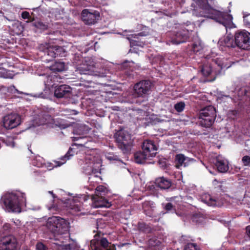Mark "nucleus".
<instances>
[{
  "label": "nucleus",
  "instance_id": "nucleus-1",
  "mask_svg": "<svg viewBox=\"0 0 250 250\" xmlns=\"http://www.w3.org/2000/svg\"><path fill=\"white\" fill-rule=\"evenodd\" d=\"M216 3L215 0H193L191 5L193 7L192 14L214 20L225 27L226 31L228 28H235L232 15L215 9L213 6Z\"/></svg>",
  "mask_w": 250,
  "mask_h": 250
},
{
  "label": "nucleus",
  "instance_id": "nucleus-2",
  "mask_svg": "<svg viewBox=\"0 0 250 250\" xmlns=\"http://www.w3.org/2000/svg\"><path fill=\"white\" fill-rule=\"evenodd\" d=\"M26 200L25 194L20 192L6 194L2 197L5 209L8 212H20L21 207L25 204Z\"/></svg>",
  "mask_w": 250,
  "mask_h": 250
},
{
  "label": "nucleus",
  "instance_id": "nucleus-3",
  "mask_svg": "<svg viewBox=\"0 0 250 250\" xmlns=\"http://www.w3.org/2000/svg\"><path fill=\"white\" fill-rule=\"evenodd\" d=\"M195 28V24L188 21L182 25L181 30L174 31L172 34L169 33L167 36H169L170 39L167 41V44H178L186 42L189 38L190 32L193 31Z\"/></svg>",
  "mask_w": 250,
  "mask_h": 250
},
{
  "label": "nucleus",
  "instance_id": "nucleus-4",
  "mask_svg": "<svg viewBox=\"0 0 250 250\" xmlns=\"http://www.w3.org/2000/svg\"><path fill=\"white\" fill-rule=\"evenodd\" d=\"M69 223L65 219L53 216L49 217L47 220L46 227L55 237L56 234H62L67 231Z\"/></svg>",
  "mask_w": 250,
  "mask_h": 250
},
{
  "label": "nucleus",
  "instance_id": "nucleus-5",
  "mask_svg": "<svg viewBox=\"0 0 250 250\" xmlns=\"http://www.w3.org/2000/svg\"><path fill=\"white\" fill-rule=\"evenodd\" d=\"M216 116V110L213 106H206L200 113V124L204 127H208L214 122Z\"/></svg>",
  "mask_w": 250,
  "mask_h": 250
},
{
  "label": "nucleus",
  "instance_id": "nucleus-6",
  "mask_svg": "<svg viewBox=\"0 0 250 250\" xmlns=\"http://www.w3.org/2000/svg\"><path fill=\"white\" fill-rule=\"evenodd\" d=\"M205 58L210 62H214L220 69H228L231 66L233 62L229 60V58L223 55H218L213 51H211L209 54L207 55Z\"/></svg>",
  "mask_w": 250,
  "mask_h": 250
},
{
  "label": "nucleus",
  "instance_id": "nucleus-7",
  "mask_svg": "<svg viewBox=\"0 0 250 250\" xmlns=\"http://www.w3.org/2000/svg\"><path fill=\"white\" fill-rule=\"evenodd\" d=\"M236 46L244 50L250 49V33L245 30L237 31L234 35Z\"/></svg>",
  "mask_w": 250,
  "mask_h": 250
},
{
  "label": "nucleus",
  "instance_id": "nucleus-8",
  "mask_svg": "<svg viewBox=\"0 0 250 250\" xmlns=\"http://www.w3.org/2000/svg\"><path fill=\"white\" fill-rule=\"evenodd\" d=\"M104 234V233L101 231H98L94 235V239L91 241L90 243V249L92 250H108L110 244L107 240L104 237H102L100 239L101 235Z\"/></svg>",
  "mask_w": 250,
  "mask_h": 250
},
{
  "label": "nucleus",
  "instance_id": "nucleus-9",
  "mask_svg": "<svg viewBox=\"0 0 250 250\" xmlns=\"http://www.w3.org/2000/svg\"><path fill=\"white\" fill-rule=\"evenodd\" d=\"M151 86L150 81L143 80L134 86V94L137 97H144L148 94Z\"/></svg>",
  "mask_w": 250,
  "mask_h": 250
},
{
  "label": "nucleus",
  "instance_id": "nucleus-10",
  "mask_svg": "<svg viewBox=\"0 0 250 250\" xmlns=\"http://www.w3.org/2000/svg\"><path fill=\"white\" fill-rule=\"evenodd\" d=\"M66 51L65 49L60 46H49L47 47L44 51L45 56L48 57L46 60L51 61L56 57H62L66 55Z\"/></svg>",
  "mask_w": 250,
  "mask_h": 250
},
{
  "label": "nucleus",
  "instance_id": "nucleus-11",
  "mask_svg": "<svg viewBox=\"0 0 250 250\" xmlns=\"http://www.w3.org/2000/svg\"><path fill=\"white\" fill-rule=\"evenodd\" d=\"M21 118L17 114L13 113L4 116L2 120V125L7 129H11L20 124Z\"/></svg>",
  "mask_w": 250,
  "mask_h": 250
},
{
  "label": "nucleus",
  "instance_id": "nucleus-12",
  "mask_svg": "<svg viewBox=\"0 0 250 250\" xmlns=\"http://www.w3.org/2000/svg\"><path fill=\"white\" fill-rule=\"evenodd\" d=\"M17 241L13 236L9 235L0 240V250H17Z\"/></svg>",
  "mask_w": 250,
  "mask_h": 250
},
{
  "label": "nucleus",
  "instance_id": "nucleus-13",
  "mask_svg": "<svg viewBox=\"0 0 250 250\" xmlns=\"http://www.w3.org/2000/svg\"><path fill=\"white\" fill-rule=\"evenodd\" d=\"M83 21L87 24H93L95 23L100 18V13L97 11L91 12L88 9H84L81 13Z\"/></svg>",
  "mask_w": 250,
  "mask_h": 250
},
{
  "label": "nucleus",
  "instance_id": "nucleus-14",
  "mask_svg": "<svg viewBox=\"0 0 250 250\" xmlns=\"http://www.w3.org/2000/svg\"><path fill=\"white\" fill-rule=\"evenodd\" d=\"M54 96L57 98H68L72 96L71 88L68 85L62 84L56 87Z\"/></svg>",
  "mask_w": 250,
  "mask_h": 250
},
{
  "label": "nucleus",
  "instance_id": "nucleus-15",
  "mask_svg": "<svg viewBox=\"0 0 250 250\" xmlns=\"http://www.w3.org/2000/svg\"><path fill=\"white\" fill-rule=\"evenodd\" d=\"M142 149L149 157H154L157 150V147L154 143L149 140H145L142 145Z\"/></svg>",
  "mask_w": 250,
  "mask_h": 250
},
{
  "label": "nucleus",
  "instance_id": "nucleus-16",
  "mask_svg": "<svg viewBox=\"0 0 250 250\" xmlns=\"http://www.w3.org/2000/svg\"><path fill=\"white\" fill-rule=\"evenodd\" d=\"M54 117V109L50 108L48 111L42 112L40 115V124L41 125L50 124L53 122Z\"/></svg>",
  "mask_w": 250,
  "mask_h": 250
},
{
  "label": "nucleus",
  "instance_id": "nucleus-17",
  "mask_svg": "<svg viewBox=\"0 0 250 250\" xmlns=\"http://www.w3.org/2000/svg\"><path fill=\"white\" fill-rule=\"evenodd\" d=\"M218 45L221 49L223 47L234 48L236 46L235 41L233 38V35L231 34H228L221 38L218 41Z\"/></svg>",
  "mask_w": 250,
  "mask_h": 250
},
{
  "label": "nucleus",
  "instance_id": "nucleus-18",
  "mask_svg": "<svg viewBox=\"0 0 250 250\" xmlns=\"http://www.w3.org/2000/svg\"><path fill=\"white\" fill-rule=\"evenodd\" d=\"M114 137L117 146L122 150L124 153L125 150V130L123 127L121 128L115 133Z\"/></svg>",
  "mask_w": 250,
  "mask_h": 250
},
{
  "label": "nucleus",
  "instance_id": "nucleus-19",
  "mask_svg": "<svg viewBox=\"0 0 250 250\" xmlns=\"http://www.w3.org/2000/svg\"><path fill=\"white\" fill-rule=\"evenodd\" d=\"M201 201L209 206H219L221 204L214 197L208 193H204L201 195Z\"/></svg>",
  "mask_w": 250,
  "mask_h": 250
},
{
  "label": "nucleus",
  "instance_id": "nucleus-20",
  "mask_svg": "<svg viewBox=\"0 0 250 250\" xmlns=\"http://www.w3.org/2000/svg\"><path fill=\"white\" fill-rule=\"evenodd\" d=\"M93 201L94 207L97 208L102 207L109 208L111 205V203L103 195H95L93 197Z\"/></svg>",
  "mask_w": 250,
  "mask_h": 250
},
{
  "label": "nucleus",
  "instance_id": "nucleus-21",
  "mask_svg": "<svg viewBox=\"0 0 250 250\" xmlns=\"http://www.w3.org/2000/svg\"><path fill=\"white\" fill-rule=\"evenodd\" d=\"M215 165L220 172H226L229 169L228 161L221 156L216 157Z\"/></svg>",
  "mask_w": 250,
  "mask_h": 250
},
{
  "label": "nucleus",
  "instance_id": "nucleus-22",
  "mask_svg": "<svg viewBox=\"0 0 250 250\" xmlns=\"http://www.w3.org/2000/svg\"><path fill=\"white\" fill-rule=\"evenodd\" d=\"M175 161H176L177 164L179 166L186 167L190 163H193L195 161V160L193 158L186 157L184 154H179L176 155Z\"/></svg>",
  "mask_w": 250,
  "mask_h": 250
},
{
  "label": "nucleus",
  "instance_id": "nucleus-23",
  "mask_svg": "<svg viewBox=\"0 0 250 250\" xmlns=\"http://www.w3.org/2000/svg\"><path fill=\"white\" fill-rule=\"evenodd\" d=\"M142 208L145 213L146 215L151 217L153 215L155 204L152 201H145L142 204Z\"/></svg>",
  "mask_w": 250,
  "mask_h": 250
},
{
  "label": "nucleus",
  "instance_id": "nucleus-24",
  "mask_svg": "<svg viewBox=\"0 0 250 250\" xmlns=\"http://www.w3.org/2000/svg\"><path fill=\"white\" fill-rule=\"evenodd\" d=\"M156 184L162 189H168L171 186V183L170 180L163 177L157 178L156 180Z\"/></svg>",
  "mask_w": 250,
  "mask_h": 250
},
{
  "label": "nucleus",
  "instance_id": "nucleus-25",
  "mask_svg": "<svg viewBox=\"0 0 250 250\" xmlns=\"http://www.w3.org/2000/svg\"><path fill=\"white\" fill-rule=\"evenodd\" d=\"M75 149L70 147L67 152L64 156L60 158L61 161H55L57 166L60 167L64 164L67 160H69L71 156L74 155Z\"/></svg>",
  "mask_w": 250,
  "mask_h": 250
},
{
  "label": "nucleus",
  "instance_id": "nucleus-26",
  "mask_svg": "<svg viewBox=\"0 0 250 250\" xmlns=\"http://www.w3.org/2000/svg\"><path fill=\"white\" fill-rule=\"evenodd\" d=\"M134 161L135 163L138 164H143L145 163V161L150 158L146 153L144 152H137L134 155Z\"/></svg>",
  "mask_w": 250,
  "mask_h": 250
},
{
  "label": "nucleus",
  "instance_id": "nucleus-27",
  "mask_svg": "<svg viewBox=\"0 0 250 250\" xmlns=\"http://www.w3.org/2000/svg\"><path fill=\"white\" fill-rule=\"evenodd\" d=\"M64 68L65 63L63 62H55L50 66V70L55 73L63 71Z\"/></svg>",
  "mask_w": 250,
  "mask_h": 250
},
{
  "label": "nucleus",
  "instance_id": "nucleus-28",
  "mask_svg": "<svg viewBox=\"0 0 250 250\" xmlns=\"http://www.w3.org/2000/svg\"><path fill=\"white\" fill-rule=\"evenodd\" d=\"M32 25L41 31H43L47 29L48 27V24L47 23L43 22L40 21H36L33 22Z\"/></svg>",
  "mask_w": 250,
  "mask_h": 250
},
{
  "label": "nucleus",
  "instance_id": "nucleus-29",
  "mask_svg": "<svg viewBox=\"0 0 250 250\" xmlns=\"http://www.w3.org/2000/svg\"><path fill=\"white\" fill-rule=\"evenodd\" d=\"M201 72L203 76L208 77L213 72V71L210 64H205L202 66Z\"/></svg>",
  "mask_w": 250,
  "mask_h": 250
},
{
  "label": "nucleus",
  "instance_id": "nucleus-30",
  "mask_svg": "<svg viewBox=\"0 0 250 250\" xmlns=\"http://www.w3.org/2000/svg\"><path fill=\"white\" fill-rule=\"evenodd\" d=\"M138 29H140L142 30L137 34L139 36H146L149 34L150 32V28L142 24L138 25Z\"/></svg>",
  "mask_w": 250,
  "mask_h": 250
},
{
  "label": "nucleus",
  "instance_id": "nucleus-31",
  "mask_svg": "<svg viewBox=\"0 0 250 250\" xmlns=\"http://www.w3.org/2000/svg\"><path fill=\"white\" fill-rule=\"evenodd\" d=\"M138 229L146 233L149 232L151 231V227L144 222H139L138 224Z\"/></svg>",
  "mask_w": 250,
  "mask_h": 250
},
{
  "label": "nucleus",
  "instance_id": "nucleus-32",
  "mask_svg": "<svg viewBox=\"0 0 250 250\" xmlns=\"http://www.w3.org/2000/svg\"><path fill=\"white\" fill-rule=\"evenodd\" d=\"M203 49V45L200 40H197L192 44V51L194 53H198Z\"/></svg>",
  "mask_w": 250,
  "mask_h": 250
},
{
  "label": "nucleus",
  "instance_id": "nucleus-33",
  "mask_svg": "<svg viewBox=\"0 0 250 250\" xmlns=\"http://www.w3.org/2000/svg\"><path fill=\"white\" fill-rule=\"evenodd\" d=\"M170 8L171 9L170 13H169V12L167 13V9L166 8L163 9L162 7H161L159 8V11H155V12L156 13L160 12L161 13L164 12V15L168 16H171V15L172 14L176 13L177 11L175 9V7L173 8L172 6H170Z\"/></svg>",
  "mask_w": 250,
  "mask_h": 250
},
{
  "label": "nucleus",
  "instance_id": "nucleus-34",
  "mask_svg": "<svg viewBox=\"0 0 250 250\" xmlns=\"http://www.w3.org/2000/svg\"><path fill=\"white\" fill-rule=\"evenodd\" d=\"M107 189L106 188L102 185L98 186L96 188L95 191V195L97 196H104L106 193Z\"/></svg>",
  "mask_w": 250,
  "mask_h": 250
},
{
  "label": "nucleus",
  "instance_id": "nucleus-35",
  "mask_svg": "<svg viewBox=\"0 0 250 250\" xmlns=\"http://www.w3.org/2000/svg\"><path fill=\"white\" fill-rule=\"evenodd\" d=\"M54 242H51L49 246L50 248L53 250H61L62 249L63 246L62 244H60L58 242V240L56 239L52 240Z\"/></svg>",
  "mask_w": 250,
  "mask_h": 250
},
{
  "label": "nucleus",
  "instance_id": "nucleus-36",
  "mask_svg": "<svg viewBox=\"0 0 250 250\" xmlns=\"http://www.w3.org/2000/svg\"><path fill=\"white\" fill-rule=\"evenodd\" d=\"M88 167H89L90 168H85L84 169L85 172L86 174L90 175L91 177L93 175L94 177H97L96 174L99 172V170L98 169L94 168L91 166H88Z\"/></svg>",
  "mask_w": 250,
  "mask_h": 250
},
{
  "label": "nucleus",
  "instance_id": "nucleus-37",
  "mask_svg": "<svg viewBox=\"0 0 250 250\" xmlns=\"http://www.w3.org/2000/svg\"><path fill=\"white\" fill-rule=\"evenodd\" d=\"M66 249L69 250H80L79 247L75 241H72L71 243L65 246Z\"/></svg>",
  "mask_w": 250,
  "mask_h": 250
},
{
  "label": "nucleus",
  "instance_id": "nucleus-38",
  "mask_svg": "<svg viewBox=\"0 0 250 250\" xmlns=\"http://www.w3.org/2000/svg\"><path fill=\"white\" fill-rule=\"evenodd\" d=\"M126 140L128 139L129 141L127 143H126V152L128 150H131L130 147L133 146V139H131V137L130 134H126Z\"/></svg>",
  "mask_w": 250,
  "mask_h": 250
},
{
  "label": "nucleus",
  "instance_id": "nucleus-39",
  "mask_svg": "<svg viewBox=\"0 0 250 250\" xmlns=\"http://www.w3.org/2000/svg\"><path fill=\"white\" fill-rule=\"evenodd\" d=\"M184 250H199V249L195 243H189L185 246Z\"/></svg>",
  "mask_w": 250,
  "mask_h": 250
},
{
  "label": "nucleus",
  "instance_id": "nucleus-40",
  "mask_svg": "<svg viewBox=\"0 0 250 250\" xmlns=\"http://www.w3.org/2000/svg\"><path fill=\"white\" fill-rule=\"evenodd\" d=\"M96 226L98 231H100L99 229H104L105 227L106 224L104 222V220L102 219H97L96 222Z\"/></svg>",
  "mask_w": 250,
  "mask_h": 250
},
{
  "label": "nucleus",
  "instance_id": "nucleus-41",
  "mask_svg": "<svg viewBox=\"0 0 250 250\" xmlns=\"http://www.w3.org/2000/svg\"><path fill=\"white\" fill-rule=\"evenodd\" d=\"M185 106L184 103L179 102L175 104L174 108L177 112H180L184 110Z\"/></svg>",
  "mask_w": 250,
  "mask_h": 250
},
{
  "label": "nucleus",
  "instance_id": "nucleus-42",
  "mask_svg": "<svg viewBox=\"0 0 250 250\" xmlns=\"http://www.w3.org/2000/svg\"><path fill=\"white\" fill-rule=\"evenodd\" d=\"M127 39H128L129 41V42L130 44V45H134V46H139L143 47L144 45L145 44L144 43L142 42H140L139 41L136 40H132L130 41V39L129 38H126Z\"/></svg>",
  "mask_w": 250,
  "mask_h": 250
},
{
  "label": "nucleus",
  "instance_id": "nucleus-43",
  "mask_svg": "<svg viewBox=\"0 0 250 250\" xmlns=\"http://www.w3.org/2000/svg\"><path fill=\"white\" fill-rule=\"evenodd\" d=\"M242 162L244 166L250 167V156H244L242 159Z\"/></svg>",
  "mask_w": 250,
  "mask_h": 250
},
{
  "label": "nucleus",
  "instance_id": "nucleus-44",
  "mask_svg": "<svg viewBox=\"0 0 250 250\" xmlns=\"http://www.w3.org/2000/svg\"><path fill=\"white\" fill-rule=\"evenodd\" d=\"M164 206V208L167 210V212L171 211L172 210H175V209L173 208V205L171 203H168L166 204V205L163 204Z\"/></svg>",
  "mask_w": 250,
  "mask_h": 250
},
{
  "label": "nucleus",
  "instance_id": "nucleus-45",
  "mask_svg": "<svg viewBox=\"0 0 250 250\" xmlns=\"http://www.w3.org/2000/svg\"><path fill=\"white\" fill-rule=\"evenodd\" d=\"M21 17L23 19H28L30 21H33V19L30 16L29 13L27 11H23L21 13Z\"/></svg>",
  "mask_w": 250,
  "mask_h": 250
},
{
  "label": "nucleus",
  "instance_id": "nucleus-46",
  "mask_svg": "<svg viewBox=\"0 0 250 250\" xmlns=\"http://www.w3.org/2000/svg\"><path fill=\"white\" fill-rule=\"evenodd\" d=\"M36 249L37 250H47V247L42 243H38L36 245Z\"/></svg>",
  "mask_w": 250,
  "mask_h": 250
},
{
  "label": "nucleus",
  "instance_id": "nucleus-47",
  "mask_svg": "<svg viewBox=\"0 0 250 250\" xmlns=\"http://www.w3.org/2000/svg\"><path fill=\"white\" fill-rule=\"evenodd\" d=\"M72 208L77 211H81L82 208V203L81 202H79V204H75Z\"/></svg>",
  "mask_w": 250,
  "mask_h": 250
},
{
  "label": "nucleus",
  "instance_id": "nucleus-48",
  "mask_svg": "<svg viewBox=\"0 0 250 250\" xmlns=\"http://www.w3.org/2000/svg\"><path fill=\"white\" fill-rule=\"evenodd\" d=\"M16 90L17 89L14 85H11L8 88V91L12 94H14V92H15Z\"/></svg>",
  "mask_w": 250,
  "mask_h": 250
},
{
  "label": "nucleus",
  "instance_id": "nucleus-49",
  "mask_svg": "<svg viewBox=\"0 0 250 250\" xmlns=\"http://www.w3.org/2000/svg\"><path fill=\"white\" fill-rule=\"evenodd\" d=\"M248 17V15H244L243 18H244V21L245 23H246L248 25H250V22H249L247 21V18Z\"/></svg>",
  "mask_w": 250,
  "mask_h": 250
},
{
  "label": "nucleus",
  "instance_id": "nucleus-50",
  "mask_svg": "<svg viewBox=\"0 0 250 250\" xmlns=\"http://www.w3.org/2000/svg\"><path fill=\"white\" fill-rule=\"evenodd\" d=\"M246 233L250 238V226H249L246 228Z\"/></svg>",
  "mask_w": 250,
  "mask_h": 250
},
{
  "label": "nucleus",
  "instance_id": "nucleus-51",
  "mask_svg": "<svg viewBox=\"0 0 250 250\" xmlns=\"http://www.w3.org/2000/svg\"><path fill=\"white\" fill-rule=\"evenodd\" d=\"M152 240H151H151H150L149 241V246H150L151 247H155V246H156L157 245H158V243H159V241H158V242L156 243V244H155V245H153V244H152Z\"/></svg>",
  "mask_w": 250,
  "mask_h": 250
},
{
  "label": "nucleus",
  "instance_id": "nucleus-52",
  "mask_svg": "<svg viewBox=\"0 0 250 250\" xmlns=\"http://www.w3.org/2000/svg\"><path fill=\"white\" fill-rule=\"evenodd\" d=\"M197 215H194L192 218L193 221L196 222L197 223H199L200 222L197 220Z\"/></svg>",
  "mask_w": 250,
  "mask_h": 250
},
{
  "label": "nucleus",
  "instance_id": "nucleus-53",
  "mask_svg": "<svg viewBox=\"0 0 250 250\" xmlns=\"http://www.w3.org/2000/svg\"><path fill=\"white\" fill-rule=\"evenodd\" d=\"M14 94H22V92H21L20 91H19L17 89V90L15 91V92H14Z\"/></svg>",
  "mask_w": 250,
  "mask_h": 250
},
{
  "label": "nucleus",
  "instance_id": "nucleus-54",
  "mask_svg": "<svg viewBox=\"0 0 250 250\" xmlns=\"http://www.w3.org/2000/svg\"><path fill=\"white\" fill-rule=\"evenodd\" d=\"M49 193L50 194H52V195L53 197L54 198L55 197V194L53 193V191H49Z\"/></svg>",
  "mask_w": 250,
  "mask_h": 250
},
{
  "label": "nucleus",
  "instance_id": "nucleus-55",
  "mask_svg": "<svg viewBox=\"0 0 250 250\" xmlns=\"http://www.w3.org/2000/svg\"><path fill=\"white\" fill-rule=\"evenodd\" d=\"M125 243H122V244H120V245H118V247L121 248V247H122L124 246H125Z\"/></svg>",
  "mask_w": 250,
  "mask_h": 250
},
{
  "label": "nucleus",
  "instance_id": "nucleus-56",
  "mask_svg": "<svg viewBox=\"0 0 250 250\" xmlns=\"http://www.w3.org/2000/svg\"><path fill=\"white\" fill-rule=\"evenodd\" d=\"M34 165H35V166H37L38 167H41V166H42V164H35L34 163Z\"/></svg>",
  "mask_w": 250,
  "mask_h": 250
},
{
  "label": "nucleus",
  "instance_id": "nucleus-57",
  "mask_svg": "<svg viewBox=\"0 0 250 250\" xmlns=\"http://www.w3.org/2000/svg\"><path fill=\"white\" fill-rule=\"evenodd\" d=\"M246 250H250V246H248L246 247Z\"/></svg>",
  "mask_w": 250,
  "mask_h": 250
},
{
  "label": "nucleus",
  "instance_id": "nucleus-58",
  "mask_svg": "<svg viewBox=\"0 0 250 250\" xmlns=\"http://www.w3.org/2000/svg\"><path fill=\"white\" fill-rule=\"evenodd\" d=\"M181 199V197H174V198H173V199Z\"/></svg>",
  "mask_w": 250,
  "mask_h": 250
},
{
  "label": "nucleus",
  "instance_id": "nucleus-59",
  "mask_svg": "<svg viewBox=\"0 0 250 250\" xmlns=\"http://www.w3.org/2000/svg\"><path fill=\"white\" fill-rule=\"evenodd\" d=\"M223 97H225L226 98H229V96L228 95H224Z\"/></svg>",
  "mask_w": 250,
  "mask_h": 250
},
{
  "label": "nucleus",
  "instance_id": "nucleus-60",
  "mask_svg": "<svg viewBox=\"0 0 250 250\" xmlns=\"http://www.w3.org/2000/svg\"><path fill=\"white\" fill-rule=\"evenodd\" d=\"M209 170V172L211 173V174H214L213 172H212V171H211L210 170Z\"/></svg>",
  "mask_w": 250,
  "mask_h": 250
},
{
  "label": "nucleus",
  "instance_id": "nucleus-61",
  "mask_svg": "<svg viewBox=\"0 0 250 250\" xmlns=\"http://www.w3.org/2000/svg\"><path fill=\"white\" fill-rule=\"evenodd\" d=\"M132 52V50L131 49H130V50H129V52Z\"/></svg>",
  "mask_w": 250,
  "mask_h": 250
},
{
  "label": "nucleus",
  "instance_id": "nucleus-62",
  "mask_svg": "<svg viewBox=\"0 0 250 250\" xmlns=\"http://www.w3.org/2000/svg\"><path fill=\"white\" fill-rule=\"evenodd\" d=\"M91 178H92L91 177H89V180H90L91 179Z\"/></svg>",
  "mask_w": 250,
  "mask_h": 250
},
{
  "label": "nucleus",
  "instance_id": "nucleus-63",
  "mask_svg": "<svg viewBox=\"0 0 250 250\" xmlns=\"http://www.w3.org/2000/svg\"><path fill=\"white\" fill-rule=\"evenodd\" d=\"M232 112H233V113H235V111H232Z\"/></svg>",
  "mask_w": 250,
  "mask_h": 250
}]
</instances>
